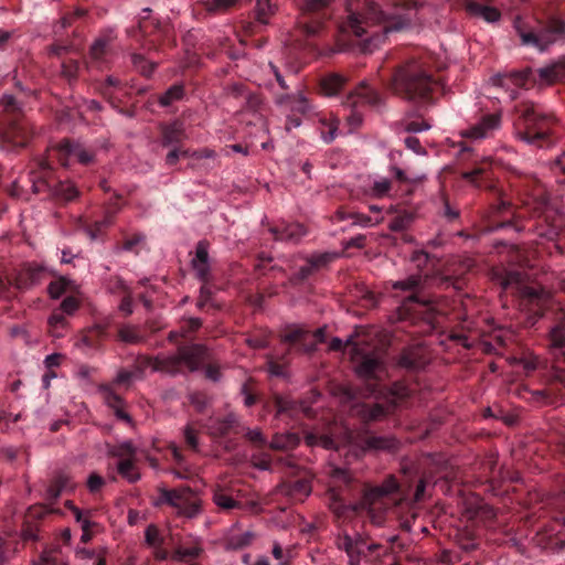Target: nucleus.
Here are the masks:
<instances>
[{
	"mask_svg": "<svg viewBox=\"0 0 565 565\" xmlns=\"http://www.w3.org/2000/svg\"><path fill=\"white\" fill-rule=\"evenodd\" d=\"M318 117V127L320 138L326 142L330 143L332 142L338 132L339 128V119L334 117L333 115H327L321 113L315 114Z\"/></svg>",
	"mask_w": 565,
	"mask_h": 565,
	"instance_id": "23",
	"label": "nucleus"
},
{
	"mask_svg": "<svg viewBox=\"0 0 565 565\" xmlns=\"http://www.w3.org/2000/svg\"><path fill=\"white\" fill-rule=\"evenodd\" d=\"M145 543L151 548L163 546L164 537L157 525L150 524L147 526L145 531Z\"/></svg>",
	"mask_w": 565,
	"mask_h": 565,
	"instance_id": "43",
	"label": "nucleus"
},
{
	"mask_svg": "<svg viewBox=\"0 0 565 565\" xmlns=\"http://www.w3.org/2000/svg\"><path fill=\"white\" fill-rule=\"evenodd\" d=\"M521 294L524 298L529 299L530 301H540L544 292L543 290L537 289L535 287L524 286L521 289Z\"/></svg>",
	"mask_w": 565,
	"mask_h": 565,
	"instance_id": "57",
	"label": "nucleus"
},
{
	"mask_svg": "<svg viewBox=\"0 0 565 565\" xmlns=\"http://www.w3.org/2000/svg\"><path fill=\"white\" fill-rule=\"evenodd\" d=\"M437 86L430 74L417 62L401 66L393 76L392 88L398 96L418 105V113L431 100Z\"/></svg>",
	"mask_w": 565,
	"mask_h": 565,
	"instance_id": "4",
	"label": "nucleus"
},
{
	"mask_svg": "<svg viewBox=\"0 0 565 565\" xmlns=\"http://www.w3.org/2000/svg\"><path fill=\"white\" fill-rule=\"evenodd\" d=\"M206 359V349L201 344L179 348L177 353L161 354L154 359L153 369L170 375L182 373L184 369L194 372Z\"/></svg>",
	"mask_w": 565,
	"mask_h": 565,
	"instance_id": "7",
	"label": "nucleus"
},
{
	"mask_svg": "<svg viewBox=\"0 0 565 565\" xmlns=\"http://www.w3.org/2000/svg\"><path fill=\"white\" fill-rule=\"evenodd\" d=\"M99 392L102 393L105 403L114 409L117 418L126 420L127 423L131 422L130 416L124 411L122 398L114 392L110 385H102Z\"/></svg>",
	"mask_w": 565,
	"mask_h": 565,
	"instance_id": "25",
	"label": "nucleus"
},
{
	"mask_svg": "<svg viewBox=\"0 0 565 565\" xmlns=\"http://www.w3.org/2000/svg\"><path fill=\"white\" fill-rule=\"evenodd\" d=\"M300 439L295 433L276 434L270 441V447L278 450L292 449L299 444Z\"/></svg>",
	"mask_w": 565,
	"mask_h": 565,
	"instance_id": "34",
	"label": "nucleus"
},
{
	"mask_svg": "<svg viewBox=\"0 0 565 565\" xmlns=\"http://www.w3.org/2000/svg\"><path fill=\"white\" fill-rule=\"evenodd\" d=\"M108 455L118 458L119 460L129 458L136 459L137 448L130 440H124L119 444L108 447Z\"/></svg>",
	"mask_w": 565,
	"mask_h": 565,
	"instance_id": "32",
	"label": "nucleus"
},
{
	"mask_svg": "<svg viewBox=\"0 0 565 565\" xmlns=\"http://www.w3.org/2000/svg\"><path fill=\"white\" fill-rule=\"evenodd\" d=\"M431 128L427 120L413 119V115L408 114L399 124V134L415 135Z\"/></svg>",
	"mask_w": 565,
	"mask_h": 565,
	"instance_id": "30",
	"label": "nucleus"
},
{
	"mask_svg": "<svg viewBox=\"0 0 565 565\" xmlns=\"http://www.w3.org/2000/svg\"><path fill=\"white\" fill-rule=\"evenodd\" d=\"M108 41L106 39H97L92 47L90 55L94 60H100L106 52Z\"/></svg>",
	"mask_w": 565,
	"mask_h": 565,
	"instance_id": "52",
	"label": "nucleus"
},
{
	"mask_svg": "<svg viewBox=\"0 0 565 565\" xmlns=\"http://www.w3.org/2000/svg\"><path fill=\"white\" fill-rule=\"evenodd\" d=\"M67 326V321L63 313H53L49 318V327L50 328H61L65 329Z\"/></svg>",
	"mask_w": 565,
	"mask_h": 565,
	"instance_id": "61",
	"label": "nucleus"
},
{
	"mask_svg": "<svg viewBox=\"0 0 565 565\" xmlns=\"http://www.w3.org/2000/svg\"><path fill=\"white\" fill-rule=\"evenodd\" d=\"M213 502L223 510H232L239 507V503L234 500L225 490L217 488L213 492Z\"/></svg>",
	"mask_w": 565,
	"mask_h": 565,
	"instance_id": "40",
	"label": "nucleus"
},
{
	"mask_svg": "<svg viewBox=\"0 0 565 565\" xmlns=\"http://www.w3.org/2000/svg\"><path fill=\"white\" fill-rule=\"evenodd\" d=\"M238 2V0H210L205 2L209 12L218 13L226 11Z\"/></svg>",
	"mask_w": 565,
	"mask_h": 565,
	"instance_id": "49",
	"label": "nucleus"
},
{
	"mask_svg": "<svg viewBox=\"0 0 565 565\" xmlns=\"http://www.w3.org/2000/svg\"><path fill=\"white\" fill-rule=\"evenodd\" d=\"M470 518L472 520L482 522L487 526H491V522L495 518V511L488 503H484L483 501H478L475 508L471 510Z\"/></svg>",
	"mask_w": 565,
	"mask_h": 565,
	"instance_id": "29",
	"label": "nucleus"
},
{
	"mask_svg": "<svg viewBox=\"0 0 565 565\" xmlns=\"http://www.w3.org/2000/svg\"><path fill=\"white\" fill-rule=\"evenodd\" d=\"M466 9L470 15L482 19L488 23H495L501 18V13L494 7L481 4L475 1H469Z\"/></svg>",
	"mask_w": 565,
	"mask_h": 565,
	"instance_id": "27",
	"label": "nucleus"
},
{
	"mask_svg": "<svg viewBox=\"0 0 565 565\" xmlns=\"http://www.w3.org/2000/svg\"><path fill=\"white\" fill-rule=\"evenodd\" d=\"M277 11V3L274 0H256L255 17L263 24H267L270 17Z\"/></svg>",
	"mask_w": 565,
	"mask_h": 565,
	"instance_id": "33",
	"label": "nucleus"
},
{
	"mask_svg": "<svg viewBox=\"0 0 565 565\" xmlns=\"http://www.w3.org/2000/svg\"><path fill=\"white\" fill-rule=\"evenodd\" d=\"M518 113L520 114V118L524 120V125L526 131L519 132L518 136L521 140L529 145L535 143L537 140L545 139L547 137V132L541 128L532 134V129L539 125L541 120H544V117L541 116L534 106L524 105L521 108H518Z\"/></svg>",
	"mask_w": 565,
	"mask_h": 565,
	"instance_id": "12",
	"label": "nucleus"
},
{
	"mask_svg": "<svg viewBox=\"0 0 565 565\" xmlns=\"http://www.w3.org/2000/svg\"><path fill=\"white\" fill-rule=\"evenodd\" d=\"M281 102L285 103L286 107L295 114H300L303 116L316 114L313 111V106L302 92L287 95L281 99Z\"/></svg>",
	"mask_w": 565,
	"mask_h": 565,
	"instance_id": "24",
	"label": "nucleus"
},
{
	"mask_svg": "<svg viewBox=\"0 0 565 565\" xmlns=\"http://www.w3.org/2000/svg\"><path fill=\"white\" fill-rule=\"evenodd\" d=\"M311 492V488L306 480H297L292 484L291 493H300L303 497H308Z\"/></svg>",
	"mask_w": 565,
	"mask_h": 565,
	"instance_id": "59",
	"label": "nucleus"
},
{
	"mask_svg": "<svg viewBox=\"0 0 565 565\" xmlns=\"http://www.w3.org/2000/svg\"><path fill=\"white\" fill-rule=\"evenodd\" d=\"M532 75L533 71L531 68H524L522 71L497 74L491 78V81L495 86L509 87L510 84H513L518 87H522Z\"/></svg>",
	"mask_w": 565,
	"mask_h": 565,
	"instance_id": "21",
	"label": "nucleus"
},
{
	"mask_svg": "<svg viewBox=\"0 0 565 565\" xmlns=\"http://www.w3.org/2000/svg\"><path fill=\"white\" fill-rule=\"evenodd\" d=\"M364 104L380 107L382 104V97L379 92L371 88L366 82H361L354 90L349 93L344 105L348 107L356 108L358 106Z\"/></svg>",
	"mask_w": 565,
	"mask_h": 565,
	"instance_id": "15",
	"label": "nucleus"
},
{
	"mask_svg": "<svg viewBox=\"0 0 565 565\" xmlns=\"http://www.w3.org/2000/svg\"><path fill=\"white\" fill-rule=\"evenodd\" d=\"M305 441L308 446H321L324 449H333L337 448V443L328 435H319L313 431H308L305 435Z\"/></svg>",
	"mask_w": 565,
	"mask_h": 565,
	"instance_id": "39",
	"label": "nucleus"
},
{
	"mask_svg": "<svg viewBox=\"0 0 565 565\" xmlns=\"http://www.w3.org/2000/svg\"><path fill=\"white\" fill-rule=\"evenodd\" d=\"M270 231L274 234L275 239L290 243H298L306 235L303 225L299 223H288L281 226H275Z\"/></svg>",
	"mask_w": 565,
	"mask_h": 565,
	"instance_id": "22",
	"label": "nucleus"
},
{
	"mask_svg": "<svg viewBox=\"0 0 565 565\" xmlns=\"http://www.w3.org/2000/svg\"><path fill=\"white\" fill-rule=\"evenodd\" d=\"M104 484V478L95 472L90 473L87 478V488L92 493L99 491Z\"/></svg>",
	"mask_w": 565,
	"mask_h": 565,
	"instance_id": "55",
	"label": "nucleus"
},
{
	"mask_svg": "<svg viewBox=\"0 0 565 565\" xmlns=\"http://www.w3.org/2000/svg\"><path fill=\"white\" fill-rule=\"evenodd\" d=\"M56 158L62 166H67V158H75L83 164L93 161L94 154L79 145L70 141H63L56 149L49 152V159L41 158L36 161V167L30 172V181L34 193H44L47 198L62 201H71L78 195L77 189L68 181H56L51 159Z\"/></svg>",
	"mask_w": 565,
	"mask_h": 565,
	"instance_id": "3",
	"label": "nucleus"
},
{
	"mask_svg": "<svg viewBox=\"0 0 565 565\" xmlns=\"http://www.w3.org/2000/svg\"><path fill=\"white\" fill-rule=\"evenodd\" d=\"M236 422V418L233 414H228L227 416L221 418V417H211L207 423L205 424V427L207 431L214 436V437H221L232 429Z\"/></svg>",
	"mask_w": 565,
	"mask_h": 565,
	"instance_id": "28",
	"label": "nucleus"
},
{
	"mask_svg": "<svg viewBox=\"0 0 565 565\" xmlns=\"http://www.w3.org/2000/svg\"><path fill=\"white\" fill-rule=\"evenodd\" d=\"M132 377H134V373L132 372L127 371V370H120L117 373L114 383L117 384V385H126V384H129L131 382Z\"/></svg>",
	"mask_w": 565,
	"mask_h": 565,
	"instance_id": "62",
	"label": "nucleus"
},
{
	"mask_svg": "<svg viewBox=\"0 0 565 565\" xmlns=\"http://www.w3.org/2000/svg\"><path fill=\"white\" fill-rule=\"evenodd\" d=\"M539 77L543 82H552L556 77V72L554 67H543L537 71Z\"/></svg>",
	"mask_w": 565,
	"mask_h": 565,
	"instance_id": "64",
	"label": "nucleus"
},
{
	"mask_svg": "<svg viewBox=\"0 0 565 565\" xmlns=\"http://www.w3.org/2000/svg\"><path fill=\"white\" fill-rule=\"evenodd\" d=\"M25 274L30 281V285L40 284L47 275L51 274L50 269L38 263H30L25 268Z\"/></svg>",
	"mask_w": 565,
	"mask_h": 565,
	"instance_id": "38",
	"label": "nucleus"
},
{
	"mask_svg": "<svg viewBox=\"0 0 565 565\" xmlns=\"http://www.w3.org/2000/svg\"><path fill=\"white\" fill-rule=\"evenodd\" d=\"M78 306H79V303H78L77 299L73 296H70V297H66L61 302V310L66 315H73L78 309Z\"/></svg>",
	"mask_w": 565,
	"mask_h": 565,
	"instance_id": "56",
	"label": "nucleus"
},
{
	"mask_svg": "<svg viewBox=\"0 0 565 565\" xmlns=\"http://www.w3.org/2000/svg\"><path fill=\"white\" fill-rule=\"evenodd\" d=\"M411 20V12L406 9L385 10L372 0H364L359 10L349 11L343 30L362 39L364 52H372L384 41L386 34L407 28Z\"/></svg>",
	"mask_w": 565,
	"mask_h": 565,
	"instance_id": "2",
	"label": "nucleus"
},
{
	"mask_svg": "<svg viewBox=\"0 0 565 565\" xmlns=\"http://www.w3.org/2000/svg\"><path fill=\"white\" fill-rule=\"evenodd\" d=\"M184 137V128L181 122H173L163 129V146H172L179 143Z\"/></svg>",
	"mask_w": 565,
	"mask_h": 565,
	"instance_id": "35",
	"label": "nucleus"
},
{
	"mask_svg": "<svg viewBox=\"0 0 565 565\" xmlns=\"http://www.w3.org/2000/svg\"><path fill=\"white\" fill-rule=\"evenodd\" d=\"M397 490L398 482L394 476H390L382 484L365 488L359 503L352 505L351 509L365 512L374 525L382 526L387 510L386 499Z\"/></svg>",
	"mask_w": 565,
	"mask_h": 565,
	"instance_id": "5",
	"label": "nucleus"
},
{
	"mask_svg": "<svg viewBox=\"0 0 565 565\" xmlns=\"http://www.w3.org/2000/svg\"><path fill=\"white\" fill-rule=\"evenodd\" d=\"M390 190L391 181L386 178H379L374 180L369 193L373 198H383L388 194Z\"/></svg>",
	"mask_w": 565,
	"mask_h": 565,
	"instance_id": "47",
	"label": "nucleus"
},
{
	"mask_svg": "<svg viewBox=\"0 0 565 565\" xmlns=\"http://www.w3.org/2000/svg\"><path fill=\"white\" fill-rule=\"evenodd\" d=\"M183 435H184V439L186 441V444L192 448V449H198V446H199V440H198V437H196V433L195 430L193 429V427L191 425H186L184 430H183Z\"/></svg>",
	"mask_w": 565,
	"mask_h": 565,
	"instance_id": "58",
	"label": "nucleus"
},
{
	"mask_svg": "<svg viewBox=\"0 0 565 565\" xmlns=\"http://www.w3.org/2000/svg\"><path fill=\"white\" fill-rule=\"evenodd\" d=\"M337 546L345 552L349 565H360L362 562L371 563L381 556L380 553L374 554L382 550L380 544L367 543L360 534L353 536L343 534L338 539Z\"/></svg>",
	"mask_w": 565,
	"mask_h": 565,
	"instance_id": "9",
	"label": "nucleus"
},
{
	"mask_svg": "<svg viewBox=\"0 0 565 565\" xmlns=\"http://www.w3.org/2000/svg\"><path fill=\"white\" fill-rule=\"evenodd\" d=\"M68 507H70L71 511L73 512L76 522H78L81 524L82 530L90 529L92 522L84 514V512L81 509H78L77 507L73 505L71 502H68Z\"/></svg>",
	"mask_w": 565,
	"mask_h": 565,
	"instance_id": "53",
	"label": "nucleus"
},
{
	"mask_svg": "<svg viewBox=\"0 0 565 565\" xmlns=\"http://www.w3.org/2000/svg\"><path fill=\"white\" fill-rule=\"evenodd\" d=\"M414 221L412 213L402 212L396 214L388 223V228L392 232H403L407 230Z\"/></svg>",
	"mask_w": 565,
	"mask_h": 565,
	"instance_id": "41",
	"label": "nucleus"
},
{
	"mask_svg": "<svg viewBox=\"0 0 565 565\" xmlns=\"http://www.w3.org/2000/svg\"><path fill=\"white\" fill-rule=\"evenodd\" d=\"M309 337V331L303 327H295L282 334V341L289 344H298L300 350L310 353L317 349L318 343L326 341V327L318 328L313 337L316 342L307 343L306 339Z\"/></svg>",
	"mask_w": 565,
	"mask_h": 565,
	"instance_id": "13",
	"label": "nucleus"
},
{
	"mask_svg": "<svg viewBox=\"0 0 565 565\" xmlns=\"http://www.w3.org/2000/svg\"><path fill=\"white\" fill-rule=\"evenodd\" d=\"M428 356L425 350L420 347H412L405 349L399 358L398 365L408 371H418L428 363Z\"/></svg>",
	"mask_w": 565,
	"mask_h": 565,
	"instance_id": "17",
	"label": "nucleus"
},
{
	"mask_svg": "<svg viewBox=\"0 0 565 565\" xmlns=\"http://www.w3.org/2000/svg\"><path fill=\"white\" fill-rule=\"evenodd\" d=\"M0 103L6 111L17 113V111H20V109H21L20 104L18 103L15 97L10 94H4L1 97Z\"/></svg>",
	"mask_w": 565,
	"mask_h": 565,
	"instance_id": "51",
	"label": "nucleus"
},
{
	"mask_svg": "<svg viewBox=\"0 0 565 565\" xmlns=\"http://www.w3.org/2000/svg\"><path fill=\"white\" fill-rule=\"evenodd\" d=\"M514 29L524 46L534 47L540 52L548 50L552 45L565 43V22L558 19L548 21L537 31L523 26L522 19L514 20Z\"/></svg>",
	"mask_w": 565,
	"mask_h": 565,
	"instance_id": "6",
	"label": "nucleus"
},
{
	"mask_svg": "<svg viewBox=\"0 0 565 565\" xmlns=\"http://www.w3.org/2000/svg\"><path fill=\"white\" fill-rule=\"evenodd\" d=\"M419 285L420 277L415 275L409 276L406 279L393 282L394 289L411 292V295L407 296L405 301L403 302L404 307H407L408 302H426V300L422 299L419 294L417 292Z\"/></svg>",
	"mask_w": 565,
	"mask_h": 565,
	"instance_id": "26",
	"label": "nucleus"
},
{
	"mask_svg": "<svg viewBox=\"0 0 565 565\" xmlns=\"http://www.w3.org/2000/svg\"><path fill=\"white\" fill-rule=\"evenodd\" d=\"M399 139L403 141L405 147L413 151L417 156H426L427 151L422 146L419 139L415 135L399 134Z\"/></svg>",
	"mask_w": 565,
	"mask_h": 565,
	"instance_id": "45",
	"label": "nucleus"
},
{
	"mask_svg": "<svg viewBox=\"0 0 565 565\" xmlns=\"http://www.w3.org/2000/svg\"><path fill=\"white\" fill-rule=\"evenodd\" d=\"M119 337L124 342L136 343L140 340L136 330L129 326L122 327L119 330Z\"/></svg>",
	"mask_w": 565,
	"mask_h": 565,
	"instance_id": "54",
	"label": "nucleus"
},
{
	"mask_svg": "<svg viewBox=\"0 0 565 565\" xmlns=\"http://www.w3.org/2000/svg\"><path fill=\"white\" fill-rule=\"evenodd\" d=\"M399 441L392 435H371L363 439V447L367 450L394 452Z\"/></svg>",
	"mask_w": 565,
	"mask_h": 565,
	"instance_id": "20",
	"label": "nucleus"
},
{
	"mask_svg": "<svg viewBox=\"0 0 565 565\" xmlns=\"http://www.w3.org/2000/svg\"><path fill=\"white\" fill-rule=\"evenodd\" d=\"M203 552L202 540L199 536L189 535L186 540L177 543L171 553V561L188 563L196 559Z\"/></svg>",
	"mask_w": 565,
	"mask_h": 565,
	"instance_id": "14",
	"label": "nucleus"
},
{
	"mask_svg": "<svg viewBox=\"0 0 565 565\" xmlns=\"http://www.w3.org/2000/svg\"><path fill=\"white\" fill-rule=\"evenodd\" d=\"M246 438L252 443L266 444V438L258 428L248 429Z\"/></svg>",
	"mask_w": 565,
	"mask_h": 565,
	"instance_id": "63",
	"label": "nucleus"
},
{
	"mask_svg": "<svg viewBox=\"0 0 565 565\" xmlns=\"http://www.w3.org/2000/svg\"><path fill=\"white\" fill-rule=\"evenodd\" d=\"M145 245V236L142 234H135L124 241L122 250L134 252L138 254Z\"/></svg>",
	"mask_w": 565,
	"mask_h": 565,
	"instance_id": "48",
	"label": "nucleus"
},
{
	"mask_svg": "<svg viewBox=\"0 0 565 565\" xmlns=\"http://www.w3.org/2000/svg\"><path fill=\"white\" fill-rule=\"evenodd\" d=\"M382 216L372 217L363 213L352 212V225L360 227H373L382 222Z\"/></svg>",
	"mask_w": 565,
	"mask_h": 565,
	"instance_id": "46",
	"label": "nucleus"
},
{
	"mask_svg": "<svg viewBox=\"0 0 565 565\" xmlns=\"http://www.w3.org/2000/svg\"><path fill=\"white\" fill-rule=\"evenodd\" d=\"M345 78L339 74H330L321 79V90L327 96L337 95L344 86Z\"/></svg>",
	"mask_w": 565,
	"mask_h": 565,
	"instance_id": "31",
	"label": "nucleus"
},
{
	"mask_svg": "<svg viewBox=\"0 0 565 565\" xmlns=\"http://www.w3.org/2000/svg\"><path fill=\"white\" fill-rule=\"evenodd\" d=\"M162 504L172 507L179 516L186 519H194L201 513V502L198 499L191 498L189 488L173 490L160 488L153 505L160 507Z\"/></svg>",
	"mask_w": 565,
	"mask_h": 565,
	"instance_id": "8",
	"label": "nucleus"
},
{
	"mask_svg": "<svg viewBox=\"0 0 565 565\" xmlns=\"http://www.w3.org/2000/svg\"><path fill=\"white\" fill-rule=\"evenodd\" d=\"M255 536L256 535L253 531L241 532L239 525L236 523L231 527L225 537V548L228 551H238L245 548L253 543Z\"/></svg>",
	"mask_w": 565,
	"mask_h": 565,
	"instance_id": "19",
	"label": "nucleus"
},
{
	"mask_svg": "<svg viewBox=\"0 0 565 565\" xmlns=\"http://www.w3.org/2000/svg\"><path fill=\"white\" fill-rule=\"evenodd\" d=\"M118 473L130 483L140 479V473L136 467L135 459H122L117 463Z\"/></svg>",
	"mask_w": 565,
	"mask_h": 565,
	"instance_id": "37",
	"label": "nucleus"
},
{
	"mask_svg": "<svg viewBox=\"0 0 565 565\" xmlns=\"http://www.w3.org/2000/svg\"><path fill=\"white\" fill-rule=\"evenodd\" d=\"M132 63L136 67L140 68V71L142 72V74L149 76L152 71H153V65L150 64L148 65V67L145 66V64H147L148 62L141 56V55H137L135 54L132 56Z\"/></svg>",
	"mask_w": 565,
	"mask_h": 565,
	"instance_id": "60",
	"label": "nucleus"
},
{
	"mask_svg": "<svg viewBox=\"0 0 565 565\" xmlns=\"http://www.w3.org/2000/svg\"><path fill=\"white\" fill-rule=\"evenodd\" d=\"M75 288V282L65 276L50 282L47 292L51 298L58 299L63 294Z\"/></svg>",
	"mask_w": 565,
	"mask_h": 565,
	"instance_id": "36",
	"label": "nucleus"
},
{
	"mask_svg": "<svg viewBox=\"0 0 565 565\" xmlns=\"http://www.w3.org/2000/svg\"><path fill=\"white\" fill-rule=\"evenodd\" d=\"M392 171H393L395 178L401 182L417 183V182H422L426 179L425 173L414 174L412 177H408V175H406L405 171L398 167H393Z\"/></svg>",
	"mask_w": 565,
	"mask_h": 565,
	"instance_id": "50",
	"label": "nucleus"
},
{
	"mask_svg": "<svg viewBox=\"0 0 565 565\" xmlns=\"http://www.w3.org/2000/svg\"><path fill=\"white\" fill-rule=\"evenodd\" d=\"M548 349L553 356L551 376L565 387V315L548 333Z\"/></svg>",
	"mask_w": 565,
	"mask_h": 565,
	"instance_id": "10",
	"label": "nucleus"
},
{
	"mask_svg": "<svg viewBox=\"0 0 565 565\" xmlns=\"http://www.w3.org/2000/svg\"><path fill=\"white\" fill-rule=\"evenodd\" d=\"M31 134L32 128L24 119H11L6 131L7 138L17 147H24Z\"/></svg>",
	"mask_w": 565,
	"mask_h": 565,
	"instance_id": "18",
	"label": "nucleus"
},
{
	"mask_svg": "<svg viewBox=\"0 0 565 565\" xmlns=\"http://www.w3.org/2000/svg\"><path fill=\"white\" fill-rule=\"evenodd\" d=\"M191 264L198 279L206 282L210 277L211 266L207 243L205 241L198 243Z\"/></svg>",
	"mask_w": 565,
	"mask_h": 565,
	"instance_id": "16",
	"label": "nucleus"
},
{
	"mask_svg": "<svg viewBox=\"0 0 565 565\" xmlns=\"http://www.w3.org/2000/svg\"><path fill=\"white\" fill-rule=\"evenodd\" d=\"M351 359L355 373L365 381L358 395L374 397L377 401L372 405L361 403L353 406L354 413L362 419L375 420L409 396L411 390L404 383L396 382L387 390L381 386L380 382L387 373L384 353L381 350H370L361 343H354Z\"/></svg>",
	"mask_w": 565,
	"mask_h": 565,
	"instance_id": "1",
	"label": "nucleus"
},
{
	"mask_svg": "<svg viewBox=\"0 0 565 565\" xmlns=\"http://www.w3.org/2000/svg\"><path fill=\"white\" fill-rule=\"evenodd\" d=\"M183 94L184 89L182 85H172L160 96L159 104L161 106H170L174 102L180 100Z\"/></svg>",
	"mask_w": 565,
	"mask_h": 565,
	"instance_id": "42",
	"label": "nucleus"
},
{
	"mask_svg": "<svg viewBox=\"0 0 565 565\" xmlns=\"http://www.w3.org/2000/svg\"><path fill=\"white\" fill-rule=\"evenodd\" d=\"M74 483L71 481V478L61 473L55 478V484L49 489L51 497L57 498L62 491L72 490Z\"/></svg>",
	"mask_w": 565,
	"mask_h": 565,
	"instance_id": "44",
	"label": "nucleus"
},
{
	"mask_svg": "<svg viewBox=\"0 0 565 565\" xmlns=\"http://www.w3.org/2000/svg\"><path fill=\"white\" fill-rule=\"evenodd\" d=\"M501 127L500 114L483 115L476 124L460 131L462 138L471 139L473 141L487 139Z\"/></svg>",
	"mask_w": 565,
	"mask_h": 565,
	"instance_id": "11",
	"label": "nucleus"
}]
</instances>
